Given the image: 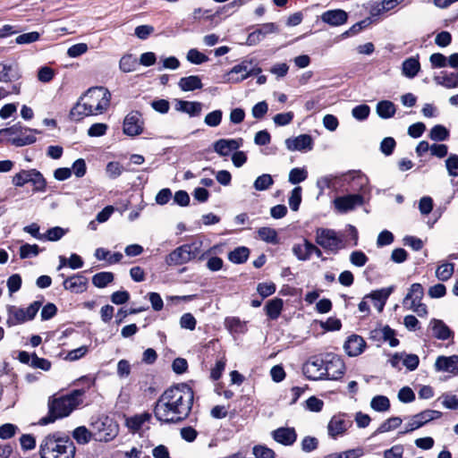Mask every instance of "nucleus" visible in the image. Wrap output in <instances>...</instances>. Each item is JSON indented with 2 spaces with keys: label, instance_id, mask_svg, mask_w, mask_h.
<instances>
[{
  "label": "nucleus",
  "instance_id": "52",
  "mask_svg": "<svg viewBox=\"0 0 458 458\" xmlns=\"http://www.w3.org/2000/svg\"><path fill=\"white\" fill-rule=\"evenodd\" d=\"M308 173L303 168H293L289 173V182L292 184H298L306 180Z\"/></svg>",
  "mask_w": 458,
  "mask_h": 458
},
{
  "label": "nucleus",
  "instance_id": "17",
  "mask_svg": "<svg viewBox=\"0 0 458 458\" xmlns=\"http://www.w3.org/2000/svg\"><path fill=\"white\" fill-rule=\"evenodd\" d=\"M285 146L291 151L311 150L313 147V140L309 134H301L295 138L286 139Z\"/></svg>",
  "mask_w": 458,
  "mask_h": 458
},
{
  "label": "nucleus",
  "instance_id": "23",
  "mask_svg": "<svg viewBox=\"0 0 458 458\" xmlns=\"http://www.w3.org/2000/svg\"><path fill=\"white\" fill-rule=\"evenodd\" d=\"M366 346L364 339L358 335H352L344 343V348L346 353L351 357L360 355Z\"/></svg>",
  "mask_w": 458,
  "mask_h": 458
},
{
  "label": "nucleus",
  "instance_id": "56",
  "mask_svg": "<svg viewBox=\"0 0 458 458\" xmlns=\"http://www.w3.org/2000/svg\"><path fill=\"white\" fill-rule=\"evenodd\" d=\"M30 366L35 369L48 371L51 368V362L47 359L38 357L36 353H32Z\"/></svg>",
  "mask_w": 458,
  "mask_h": 458
},
{
  "label": "nucleus",
  "instance_id": "64",
  "mask_svg": "<svg viewBox=\"0 0 458 458\" xmlns=\"http://www.w3.org/2000/svg\"><path fill=\"white\" fill-rule=\"evenodd\" d=\"M253 454L255 458H275V452L264 445H255Z\"/></svg>",
  "mask_w": 458,
  "mask_h": 458
},
{
  "label": "nucleus",
  "instance_id": "50",
  "mask_svg": "<svg viewBox=\"0 0 458 458\" xmlns=\"http://www.w3.org/2000/svg\"><path fill=\"white\" fill-rule=\"evenodd\" d=\"M31 172L32 169L21 170V172L16 174L12 180L13 185L17 187H22L26 183L30 182V180H31Z\"/></svg>",
  "mask_w": 458,
  "mask_h": 458
},
{
  "label": "nucleus",
  "instance_id": "29",
  "mask_svg": "<svg viewBox=\"0 0 458 458\" xmlns=\"http://www.w3.org/2000/svg\"><path fill=\"white\" fill-rule=\"evenodd\" d=\"M178 86L182 91H192L195 89H201L203 87V84L199 76L191 75L181 78L178 82Z\"/></svg>",
  "mask_w": 458,
  "mask_h": 458
},
{
  "label": "nucleus",
  "instance_id": "7",
  "mask_svg": "<svg viewBox=\"0 0 458 458\" xmlns=\"http://www.w3.org/2000/svg\"><path fill=\"white\" fill-rule=\"evenodd\" d=\"M93 439L99 442H108L114 439L119 427L117 423L108 416H102L91 422Z\"/></svg>",
  "mask_w": 458,
  "mask_h": 458
},
{
  "label": "nucleus",
  "instance_id": "31",
  "mask_svg": "<svg viewBox=\"0 0 458 458\" xmlns=\"http://www.w3.org/2000/svg\"><path fill=\"white\" fill-rule=\"evenodd\" d=\"M377 114L383 119H389L395 114V105L389 100H382L377 104Z\"/></svg>",
  "mask_w": 458,
  "mask_h": 458
},
{
  "label": "nucleus",
  "instance_id": "53",
  "mask_svg": "<svg viewBox=\"0 0 458 458\" xmlns=\"http://www.w3.org/2000/svg\"><path fill=\"white\" fill-rule=\"evenodd\" d=\"M187 60L191 64H200L207 62L208 57L196 48H191L187 53Z\"/></svg>",
  "mask_w": 458,
  "mask_h": 458
},
{
  "label": "nucleus",
  "instance_id": "62",
  "mask_svg": "<svg viewBox=\"0 0 458 458\" xmlns=\"http://www.w3.org/2000/svg\"><path fill=\"white\" fill-rule=\"evenodd\" d=\"M445 166L449 175L458 176V156L452 154L445 160Z\"/></svg>",
  "mask_w": 458,
  "mask_h": 458
},
{
  "label": "nucleus",
  "instance_id": "28",
  "mask_svg": "<svg viewBox=\"0 0 458 458\" xmlns=\"http://www.w3.org/2000/svg\"><path fill=\"white\" fill-rule=\"evenodd\" d=\"M8 318L6 320V324L9 327H13L19 324H22L28 321L25 311L23 308H18L15 306H9L7 309Z\"/></svg>",
  "mask_w": 458,
  "mask_h": 458
},
{
  "label": "nucleus",
  "instance_id": "12",
  "mask_svg": "<svg viewBox=\"0 0 458 458\" xmlns=\"http://www.w3.org/2000/svg\"><path fill=\"white\" fill-rule=\"evenodd\" d=\"M344 369L345 365L339 356L331 353L325 356V379L336 380L344 375Z\"/></svg>",
  "mask_w": 458,
  "mask_h": 458
},
{
  "label": "nucleus",
  "instance_id": "42",
  "mask_svg": "<svg viewBox=\"0 0 458 458\" xmlns=\"http://www.w3.org/2000/svg\"><path fill=\"white\" fill-rule=\"evenodd\" d=\"M394 291V286L387 288H382L379 290L373 291L369 294L365 296V299H371L373 301H386L389 295Z\"/></svg>",
  "mask_w": 458,
  "mask_h": 458
},
{
  "label": "nucleus",
  "instance_id": "36",
  "mask_svg": "<svg viewBox=\"0 0 458 458\" xmlns=\"http://www.w3.org/2000/svg\"><path fill=\"white\" fill-rule=\"evenodd\" d=\"M150 419L151 415L148 412L135 415L127 420V426L133 431H138L141 426Z\"/></svg>",
  "mask_w": 458,
  "mask_h": 458
},
{
  "label": "nucleus",
  "instance_id": "54",
  "mask_svg": "<svg viewBox=\"0 0 458 458\" xmlns=\"http://www.w3.org/2000/svg\"><path fill=\"white\" fill-rule=\"evenodd\" d=\"M301 201V187H295L292 192L291 196L289 197V206L292 210L297 211L299 209L300 204Z\"/></svg>",
  "mask_w": 458,
  "mask_h": 458
},
{
  "label": "nucleus",
  "instance_id": "18",
  "mask_svg": "<svg viewBox=\"0 0 458 458\" xmlns=\"http://www.w3.org/2000/svg\"><path fill=\"white\" fill-rule=\"evenodd\" d=\"M271 436L273 439L283 445H292L297 439V433L293 428L281 427L272 431Z\"/></svg>",
  "mask_w": 458,
  "mask_h": 458
},
{
  "label": "nucleus",
  "instance_id": "38",
  "mask_svg": "<svg viewBox=\"0 0 458 458\" xmlns=\"http://www.w3.org/2000/svg\"><path fill=\"white\" fill-rule=\"evenodd\" d=\"M137 59L131 54L122 56L119 62V68L123 72H131L136 69Z\"/></svg>",
  "mask_w": 458,
  "mask_h": 458
},
{
  "label": "nucleus",
  "instance_id": "19",
  "mask_svg": "<svg viewBox=\"0 0 458 458\" xmlns=\"http://www.w3.org/2000/svg\"><path fill=\"white\" fill-rule=\"evenodd\" d=\"M242 144V139H221L214 143V150L221 157H226L237 150Z\"/></svg>",
  "mask_w": 458,
  "mask_h": 458
},
{
  "label": "nucleus",
  "instance_id": "43",
  "mask_svg": "<svg viewBox=\"0 0 458 458\" xmlns=\"http://www.w3.org/2000/svg\"><path fill=\"white\" fill-rule=\"evenodd\" d=\"M20 78V74L13 65L3 64L0 71V82H8Z\"/></svg>",
  "mask_w": 458,
  "mask_h": 458
},
{
  "label": "nucleus",
  "instance_id": "44",
  "mask_svg": "<svg viewBox=\"0 0 458 458\" xmlns=\"http://www.w3.org/2000/svg\"><path fill=\"white\" fill-rule=\"evenodd\" d=\"M449 137V131L448 130L440 124L435 125L432 127L429 132V138L432 140L436 141H443L447 140Z\"/></svg>",
  "mask_w": 458,
  "mask_h": 458
},
{
  "label": "nucleus",
  "instance_id": "21",
  "mask_svg": "<svg viewBox=\"0 0 458 458\" xmlns=\"http://www.w3.org/2000/svg\"><path fill=\"white\" fill-rule=\"evenodd\" d=\"M88 279L81 275H73L66 278L63 285L65 290H68L73 293H81L87 290Z\"/></svg>",
  "mask_w": 458,
  "mask_h": 458
},
{
  "label": "nucleus",
  "instance_id": "57",
  "mask_svg": "<svg viewBox=\"0 0 458 458\" xmlns=\"http://www.w3.org/2000/svg\"><path fill=\"white\" fill-rule=\"evenodd\" d=\"M370 113V108L368 105H360L352 108V116L359 121H363L368 118Z\"/></svg>",
  "mask_w": 458,
  "mask_h": 458
},
{
  "label": "nucleus",
  "instance_id": "10",
  "mask_svg": "<svg viewBox=\"0 0 458 458\" xmlns=\"http://www.w3.org/2000/svg\"><path fill=\"white\" fill-rule=\"evenodd\" d=\"M261 68L254 64L253 60H242L239 64L234 65L227 73L229 82L237 83L242 81L251 75H258Z\"/></svg>",
  "mask_w": 458,
  "mask_h": 458
},
{
  "label": "nucleus",
  "instance_id": "4",
  "mask_svg": "<svg viewBox=\"0 0 458 458\" xmlns=\"http://www.w3.org/2000/svg\"><path fill=\"white\" fill-rule=\"evenodd\" d=\"M369 180L366 175L360 173H355L352 176V190H358L361 194H349L346 196L337 197L334 200L335 208L341 213H346L354 209L358 206L363 204V196L369 192Z\"/></svg>",
  "mask_w": 458,
  "mask_h": 458
},
{
  "label": "nucleus",
  "instance_id": "26",
  "mask_svg": "<svg viewBox=\"0 0 458 458\" xmlns=\"http://www.w3.org/2000/svg\"><path fill=\"white\" fill-rule=\"evenodd\" d=\"M202 104L196 101L177 100L175 103V110L186 113L191 116H198L200 114Z\"/></svg>",
  "mask_w": 458,
  "mask_h": 458
},
{
  "label": "nucleus",
  "instance_id": "39",
  "mask_svg": "<svg viewBox=\"0 0 458 458\" xmlns=\"http://www.w3.org/2000/svg\"><path fill=\"white\" fill-rule=\"evenodd\" d=\"M370 406L376 411H387L390 409V401L385 395H377L372 398Z\"/></svg>",
  "mask_w": 458,
  "mask_h": 458
},
{
  "label": "nucleus",
  "instance_id": "40",
  "mask_svg": "<svg viewBox=\"0 0 458 458\" xmlns=\"http://www.w3.org/2000/svg\"><path fill=\"white\" fill-rule=\"evenodd\" d=\"M434 80L437 84L441 85L446 89H454L458 87L456 73L454 72L445 74L444 76H437Z\"/></svg>",
  "mask_w": 458,
  "mask_h": 458
},
{
  "label": "nucleus",
  "instance_id": "9",
  "mask_svg": "<svg viewBox=\"0 0 458 458\" xmlns=\"http://www.w3.org/2000/svg\"><path fill=\"white\" fill-rule=\"evenodd\" d=\"M315 241L324 250L332 253H337L344 248L343 238L333 229L318 228Z\"/></svg>",
  "mask_w": 458,
  "mask_h": 458
},
{
  "label": "nucleus",
  "instance_id": "15",
  "mask_svg": "<svg viewBox=\"0 0 458 458\" xmlns=\"http://www.w3.org/2000/svg\"><path fill=\"white\" fill-rule=\"evenodd\" d=\"M279 31L278 26L274 22L263 24L260 28L255 30L248 35L246 44L249 46L258 45L267 35L277 33Z\"/></svg>",
  "mask_w": 458,
  "mask_h": 458
},
{
  "label": "nucleus",
  "instance_id": "59",
  "mask_svg": "<svg viewBox=\"0 0 458 458\" xmlns=\"http://www.w3.org/2000/svg\"><path fill=\"white\" fill-rule=\"evenodd\" d=\"M65 234V230L62 227L55 226L50 228L47 231V233L43 235L44 240L55 242L60 240Z\"/></svg>",
  "mask_w": 458,
  "mask_h": 458
},
{
  "label": "nucleus",
  "instance_id": "5",
  "mask_svg": "<svg viewBox=\"0 0 458 458\" xmlns=\"http://www.w3.org/2000/svg\"><path fill=\"white\" fill-rule=\"evenodd\" d=\"M41 458H74L75 446L69 438L46 437L40 444Z\"/></svg>",
  "mask_w": 458,
  "mask_h": 458
},
{
  "label": "nucleus",
  "instance_id": "34",
  "mask_svg": "<svg viewBox=\"0 0 458 458\" xmlns=\"http://www.w3.org/2000/svg\"><path fill=\"white\" fill-rule=\"evenodd\" d=\"M250 250L246 247H238L231 251L228 259L231 262L235 264L244 263L249 258Z\"/></svg>",
  "mask_w": 458,
  "mask_h": 458
},
{
  "label": "nucleus",
  "instance_id": "2",
  "mask_svg": "<svg viewBox=\"0 0 458 458\" xmlns=\"http://www.w3.org/2000/svg\"><path fill=\"white\" fill-rule=\"evenodd\" d=\"M111 93L105 87H91L70 111V118L81 121L86 116L104 114L110 106Z\"/></svg>",
  "mask_w": 458,
  "mask_h": 458
},
{
  "label": "nucleus",
  "instance_id": "41",
  "mask_svg": "<svg viewBox=\"0 0 458 458\" xmlns=\"http://www.w3.org/2000/svg\"><path fill=\"white\" fill-rule=\"evenodd\" d=\"M400 417H391L385 420L376 430L375 434L386 433L397 428L402 424Z\"/></svg>",
  "mask_w": 458,
  "mask_h": 458
},
{
  "label": "nucleus",
  "instance_id": "60",
  "mask_svg": "<svg viewBox=\"0 0 458 458\" xmlns=\"http://www.w3.org/2000/svg\"><path fill=\"white\" fill-rule=\"evenodd\" d=\"M368 257L361 250H354L350 255V261L356 267H363L368 262Z\"/></svg>",
  "mask_w": 458,
  "mask_h": 458
},
{
  "label": "nucleus",
  "instance_id": "47",
  "mask_svg": "<svg viewBox=\"0 0 458 458\" xmlns=\"http://www.w3.org/2000/svg\"><path fill=\"white\" fill-rule=\"evenodd\" d=\"M19 253L22 259L36 257L39 253V247L37 244L25 243L20 247Z\"/></svg>",
  "mask_w": 458,
  "mask_h": 458
},
{
  "label": "nucleus",
  "instance_id": "51",
  "mask_svg": "<svg viewBox=\"0 0 458 458\" xmlns=\"http://www.w3.org/2000/svg\"><path fill=\"white\" fill-rule=\"evenodd\" d=\"M123 165L115 161H111L106 165V173L110 179H116L123 172Z\"/></svg>",
  "mask_w": 458,
  "mask_h": 458
},
{
  "label": "nucleus",
  "instance_id": "3",
  "mask_svg": "<svg viewBox=\"0 0 458 458\" xmlns=\"http://www.w3.org/2000/svg\"><path fill=\"white\" fill-rule=\"evenodd\" d=\"M85 391L76 389L66 395L57 398H49L48 400V414L39 420L40 425H47L53 423L57 419L67 417L76 407L81 403V396Z\"/></svg>",
  "mask_w": 458,
  "mask_h": 458
},
{
  "label": "nucleus",
  "instance_id": "55",
  "mask_svg": "<svg viewBox=\"0 0 458 458\" xmlns=\"http://www.w3.org/2000/svg\"><path fill=\"white\" fill-rule=\"evenodd\" d=\"M225 325L228 330L235 333L242 332L244 327L240 318L236 317L226 318L225 320Z\"/></svg>",
  "mask_w": 458,
  "mask_h": 458
},
{
  "label": "nucleus",
  "instance_id": "37",
  "mask_svg": "<svg viewBox=\"0 0 458 458\" xmlns=\"http://www.w3.org/2000/svg\"><path fill=\"white\" fill-rule=\"evenodd\" d=\"M113 280L114 274L112 272H99L93 276L92 284L98 288H104Z\"/></svg>",
  "mask_w": 458,
  "mask_h": 458
},
{
  "label": "nucleus",
  "instance_id": "11",
  "mask_svg": "<svg viewBox=\"0 0 458 458\" xmlns=\"http://www.w3.org/2000/svg\"><path fill=\"white\" fill-rule=\"evenodd\" d=\"M303 374L308 379H325V357L315 355L310 357L303 365Z\"/></svg>",
  "mask_w": 458,
  "mask_h": 458
},
{
  "label": "nucleus",
  "instance_id": "13",
  "mask_svg": "<svg viewBox=\"0 0 458 458\" xmlns=\"http://www.w3.org/2000/svg\"><path fill=\"white\" fill-rule=\"evenodd\" d=\"M442 416V412L436 410H425L414 416H412L410 421L406 424L405 430L400 432V434H406L411 432L428 422L439 419Z\"/></svg>",
  "mask_w": 458,
  "mask_h": 458
},
{
  "label": "nucleus",
  "instance_id": "1",
  "mask_svg": "<svg viewBox=\"0 0 458 458\" xmlns=\"http://www.w3.org/2000/svg\"><path fill=\"white\" fill-rule=\"evenodd\" d=\"M193 400L194 392L187 384L172 386L156 402L155 418L165 424L179 423L190 415Z\"/></svg>",
  "mask_w": 458,
  "mask_h": 458
},
{
  "label": "nucleus",
  "instance_id": "32",
  "mask_svg": "<svg viewBox=\"0 0 458 458\" xmlns=\"http://www.w3.org/2000/svg\"><path fill=\"white\" fill-rule=\"evenodd\" d=\"M310 246H311V242L304 239L302 243H296L293 246V253L299 260H308L310 259Z\"/></svg>",
  "mask_w": 458,
  "mask_h": 458
},
{
  "label": "nucleus",
  "instance_id": "33",
  "mask_svg": "<svg viewBox=\"0 0 458 458\" xmlns=\"http://www.w3.org/2000/svg\"><path fill=\"white\" fill-rule=\"evenodd\" d=\"M72 437L80 445L88 444L93 439L92 428L88 429L84 426L78 427L73 430Z\"/></svg>",
  "mask_w": 458,
  "mask_h": 458
},
{
  "label": "nucleus",
  "instance_id": "48",
  "mask_svg": "<svg viewBox=\"0 0 458 458\" xmlns=\"http://www.w3.org/2000/svg\"><path fill=\"white\" fill-rule=\"evenodd\" d=\"M382 340L388 341L391 347H395L399 344V340L395 338V332L389 326L381 327Z\"/></svg>",
  "mask_w": 458,
  "mask_h": 458
},
{
  "label": "nucleus",
  "instance_id": "25",
  "mask_svg": "<svg viewBox=\"0 0 458 458\" xmlns=\"http://www.w3.org/2000/svg\"><path fill=\"white\" fill-rule=\"evenodd\" d=\"M33 132L38 131L37 130L24 127L21 133H19V135L16 137L10 138L8 141L16 147L30 145L36 141V137L34 136Z\"/></svg>",
  "mask_w": 458,
  "mask_h": 458
},
{
  "label": "nucleus",
  "instance_id": "30",
  "mask_svg": "<svg viewBox=\"0 0 458 458\" xmlns=\"http://www.w3.org/2000/svg\"><path fill=\"white\" fill-rule=\"evenodd\" d=\"M283 304V300L280 298L269 300L265 306L267 316L272 320L276 319L281 314Z\"/></svg>",
  "mask_w": 458,
  "mask_h": 458
},
{
  "label": "nucleus",
  "instance_id": "24",
  "mask_svg": "<svg viewBox=\"0 0 458 458\" xmlns=\"http://www.w3.org/2000/svg\"><path fill=\"white\" fill-rule=\"evenodd\" d=\"M429 327L432 329L433 335L439 340H447L454 336L453 331L441 319H431Z\"/></svg>",
  "mask_w": 458,
  "mask_h": 458
},
{
  "label": "nucleus",
  "instance_id": "35",
  "mask_svg": "<svg viewBox=\"0 0 458 458\" xmlns=\"http://www.w3.org/2000/svg\"><path fill=\"white\" fill-rule=\"evenodd\" d=\"M454 272V265L453 263H443L436 269V277L440 281L449 280Z\"/></svg>",
  "mask_w": 458,
  "mask_h": 458
},
{
  "label": "nucleus",
  "instance_id": "27",
  "mask_svg": "<svg viewBox=\"0 0 458 458\" xmlns=\"http://www.w3.org/2000/svg\"><path fill=\"white\" fill-rule=\"evenodd\" d=\"M420 70L419 56H411L402 64V73L409 79L414 78Z\"/></svg>",
  "mask_w": 458,
  "mask_h": 458
},
{
  "label": "nucleus",
  "instance_id": "20",
  "mask_svg": "<svg viewBox=\"0 0 458 458\" xmlns=\"http://www.w3.org/2000/svg\"><path fill=\"white\" fill-rule=\"evenodd\" d=\"M435 369L437 371L458 375V355L439 356L436 360Z\"/></svg>",
  "mask_w": 458,
  "mask_h": 458
},
{
  "label": "nucleus",
  "instance_id": "58",
  "mask_svg": "<svg viewBox=\"0 0 458 458\" xmlns=\"http://www.w3.org/2000/svg\"><path fill=\"white\" fill-rule=\"evenodd\" d=\"M222 115L223 113L221 110H215L213 112L208 113L206 115L204 122L207 125L210 127H216L221 123Z\"/></svg>",
  "mask_w": 458,
  "mask_h": 458
},
{
  "label": "nucleus",
  "instance_id": "22",
  "mask_svg": "<svg viewBox=\"0 0 458 458\" xmlns=\"http://www.w3.org/2000/svg\"><path fill=\"white\" fill-rule=\"evenodd\" d=\"M348 20V14L341 9L329 10L321 14V21L330 26H340Z\"/></svg>",
  "mask_w": 458,
  "mask_h": 458
},
{
  "label": "nucleus",
  "instance_id": "6",
  "mask_svg": "<svg viewBox=\"0 0 458 458\" xmlns=\"http://www.w3.org/2000/svg\"><path fill=\"white\" fill-rule=\"evenodd\" d=\"M202 242L195 241L177 247L165 257L166 265L180 266L188 263L199 254Z\"/></svg>",
  "mask_w": 458,
  "mask_h": 458
},
{
  "label": "nucleus",
  "instance_id": "16",
  "mask_svg": "<svg viewBox=\"0 0 458 458\" xmlns=\"http://www.w3.org/2000/svg\"><path fill=\"white\" fill-rule=\"evenodd\" d=\"M351 426L352 421L345 420L344 414L335 415L327 425V432L332 438H336L338 436L343 435Z\"/></svg>",
  "mask_w": 458,
  "mask_h": 458
},
{
  "label": "nucleus",
  "instance_id": "45",
  "mask_svg": "<svg viewBox=\"0 0 458 458\" xmlns=\"http://www.w3.org/2000/svg\"><path fill=\"white\" fill-rule=\"evenodd\" d=\"M274 183L272 176L268 174L259 175L254 182L253 187L257 191H266L269 189Z\"/></svg>",
  "mask_w": 458,
  "mask_h": 458
},
{
  "label": "nucleus",
  "instance_id": "49",
  "mask_svg": "<svg viewBox=\"0 0 458 458\" xmlns=\"http://www.w3.org/2000/svg\"><path fill=\"white\" fill-rule=\"evenodd\" d=\"M31 182L34 185L35 191H44L46 189V181L40 172L36 169H32L31 172Z\"/></svg>",
  "mask_w": 458,
  "mask_h": 458
},
{
  "label": "nucleus",
  "instance_id": "14",
  "mask_svg": "<svg viewBox=\"0 0 458 458\" xmlns=\"http://www.w3.org/2000/svg\"><path fill=\"white\" fill-rule=\"evenodd\" d=\"M143 120L138 111L130 112L123 120V133L128 136H137L143 131Z\"/></svg>",
  "mask_w": 458,
  "mask_h": 458
},
{
  "label": "nucleus",
  "instance_id": "63",
  "mask_svg": "<svg viewBox=\"0 0 458 458\" xmlns=\"http://www.w3.org/2000/svg\"><path fill=\"white\" fill-rule=\"evenodd\" d=\"M108 129L107 124L103 123H97L92 124L88 130V135L89 137H100L106 133Z\"/></svg>",
  "mask_w": 458,
  "mask_h": 458
},
{
  "label": "nucleus",
  "instance_id": "46",
  "mask_svg": "<svg viewBox=\"0 0 458 458\" xmlns=\"http://www.w3.org/2000/svg\"><path fill=\"white\" fill-rule=\"evenodd\" d=\"M259 237L268 243H276L277 242V233L275 229L271 227H260L258 230Z\"/></svg>",
  "mask_w": 458,
  "mask_h": 458
},
{
  "label": "nucleus",
  "instance_id": "61",
  "mask_svg": "<svg viewBox=\"0 0 458 458\" xmlns=\"http://www.w3.org/2000/svg\"><path fill=\"white\" fill-rule=\"evenodd\" d=\"M55 71L49 66H42L38 72V80L41 82L47 83L51 81L55 76Z\"/></svg>",
  "mask_w": 458,
  "mask_h": 458
},
{
  "label": "nucleus",
  "instance_id": "8",
  "mask_svg": "<svg viewBox=\"0 0 458 458\" xmlns=\"http://www.w3.org/2000/svg\"><path fill=\"white\" fill-rule=\"evenodd\" d=\"M423 296V286L419 283L412 284L403 301V305L407 310H411L415 312L419 317H426L428 314V308L426 304L421 302Z\"/></svg>",
  "mask_w": 458,
  "mask_h": 458
}]
</instances>
